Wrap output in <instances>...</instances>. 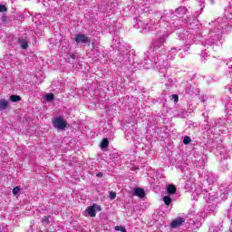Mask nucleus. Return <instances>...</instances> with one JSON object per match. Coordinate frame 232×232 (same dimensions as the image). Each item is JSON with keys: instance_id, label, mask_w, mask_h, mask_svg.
<instances>
[{"instance_id": "obj_8", "label": "nucleus", "mask_w": 232, "mask_h": 232, "mask_svg": "<svg viewBox=\"0 0 232 232\" xmlns=\"http://www.w3.org/2000/svg\"><path fill=\"white\" fill-rule=\"evenodd\" d=\"M182 24H186V26L193 24V22H191V17H187L184 19L174 17V19H172V22L170 23V24H172L174 28H179V26H182Z\"/></svg>"}, {"instance_id": "obj_10", "label": "nucleus", "mask_w": 232, "mask_h": 232, "mask_svg": "<svg viewBox=\"0 0 232 232\" xmlns=\"http://www.w3.org/2000/svg\"><path fill=\"white\" fill-rule=\"evenodd\" d=\"M86 211L89 215V217H92V218L97 217V211H102V208L100 205L93 204L86 208Z\"/></svg>"}, {"instance_id": "obj_12", "label": "nucleus", "mask_w": 232, "mask_h": 232, "mask_svg": "<svg viewBox=\"0 0 232 232\" xmlns=\"http://www.w3.org/2000/svg\"><path fill=\"white\" fill-rule=\"evenodd\" d=\"M162 82L165 83V86H173L175 84V78L173 76L163 75L161 78Z\"/></svg>"}, {"instance_id": "obj_28", "label": "nucleus", "mask_w": 232, "mask_h": 232, "mask_svg": "<svg viewBox=\"0 0 232 232\" xmlns=\"http://www.w3.org/2000/svg\"><path fill=\"white\" fill-rule=\"evenodd\" d=\"M115 197H117V194L115 192L110 193V198H111V200H113L115 198Z\"/></svg>"}, {"instance_id": "obj_14", "label": "nucleus", "mask_w": 232, "mask_h": 232, "mask_svg": "<svg viewBox=\"0 0 232 232\" xmlns=\"http://www.w3.org/2000/svg\"><path fill=\"white\" fill-rule=\"evenodd\" d=\"M162 1L164 0H137L139 5H140L141 6H146L148 5H155L157 3L160 4L162 3Z\"/></svg>"}, {"instance_id": "obj_20", "label": "nucleus", "mask_w": 232, "mask_h": 232, "mask_svg": "<svg viewBox=\"0 0 232 232\" xmlns=\"http://www.w3.org/2000/svg\"><path fill=\"white\" fill-rule=\"evenodd\" d=\"M207 181L208 184H215V182H217V179L215 176H213V174L209 173L208 177L207 178Z\"/></svg>"}, {"instance_id": "obj_39", "label": "nucleus", "mask_w": 232, "mask_h": 232, "mask_svg": "<svg viewBox=\"0 0 232 232\" xmlns=\"http://www.w3.org/2000/svg\"><path fill=\"white\" fill-rule=\"evenodd\" d=\"M227 66H229V60H227Z\"/></svg>"}, {"instance_id": "obj_4", "label": "nucleus", "mask_w": 232, "mask_h": 232, "mask_svg": "<svg viewBox=\"0 0 232 232\" xmlns=\"http://www.w3.org/2000/svg\"><path fill=\"white\" fill-rule=\"evenodd\" d=\"M178 37L179 40L185 39V47L184 52H189V48L192 44H198V34L195 30L183 31L182 33H179Z\"/></svg>"}, {"instance_id": "obj_26", "label": "nucleus", "mask_w": 232, "mask_h": 232, "mask_svg": "<svg viewBox=\"0 0 232 232\" xmlns=\"http://www.w3.org/2000/svg\"><path fill=\"white\" fill-rule=\"evenodd\" d=\"M115 231L128 232V231H126V227H121V226H116Z\"/></svg>"}, {"instance_id": "obj_15", "label": "nucleus", "mask_w": 232, "mask_h": 232, "mask_svg": "<svg viewBox=\"0 0 232 232\" xmlns=\"http://www.w3.org/2000/svg\"><path fill=\"white\" fill-rule=\"evenodd\" d=\"M18 45L22 50H28V40L26 38L19 37Z\"/></svg>"}, {"instance_id": "obj_17", "label": "nucleus", "mask_w": 232, "mask_h": 232, "mask_svg": "<svg viewBox=\"0 0 232 232\" xmlns=\"http://www.w3.org/2000/svg\"><path fill=\"white\" fill-rule=\"evenodd\" d=\"M182 50V45L179 47H173L169 52L168 59H173L175 55H177V52H180Z\"/></svg>"}, {"instance_id": "obj_6", "label": "nucleus", "mask_w": 232, "mask_h": 232, "mask_svg": "<svg viewBox=\"0 0 232 232\" xmlns=\"http://www.w3.org/2000/svg\"><path fill=\"white\" fill-rule=\"evenodd\" d=\"M169 37V34H163L159 38L154 40L150 44V50L151 52H159L162 46H164V43H166V40Z\"/></svg>"}, {"instance_id": "obj_37", "label": "nucleus", "mask_w": 232, "mask_h": 232, "mask_svg": "<svg viewBox=\"0 0 232 232\" xmlns=\"http://www.w3.org/2000/svg\"><path fill=\"white\" fill-rule=\"evenodd\" d=\"M232 72V65H230V67H229V73H231Z\"/></svg>"}, {"instance_id": "obj_41", "label": "nucleus", "mask_w": 232, "mask_h": 232, "mask_svg": "<svg viewBox=\"0 0 232 232\" xmlns=\"http://www.w3.org/2000/svg\"><path fill=\"white\" fill-rule=\"evenodd\" d=\"M204 9V5L200 8V10L202 11Z\"/></svg>"}, {"instance_id": "obj_34", "label": "nucleus", "mask_w": 232, "mask_h": 232, "mask_svg": "<svg viewBox=\"0 0 232 232\" xmlns=\"http://www.w3.org/2000/svg\"><path fill=\"white\" fill-rule=\"evenodd\" d=\"M96 177H98V179H102V177H103L102 172H98V173L96 174Z\"/></svg>"}, {"instance_id": "obj_25", "label": "nucleus", "mask_w": 232, "mask_h": 232, "mask_svg": "<svg viewBox=\"0 0 232 232\" xmlns=\"http://www.w3.org/2000/svg\"><path fill=\"white\" fill-rule=\"evenodd\" d=\"M191 142V138L189 136H185L183 138V144L188 145Z\"/></svg>"}, {"instance_id": "obj_35", "label": "nucleus", "mask_w": 232, "mask_h": 232, "mask_svg": "<svg viewBox=\"0 0 232 232\" xmlns=\"http://www.w3.org/2000/svg\"><path fill=\"white\" fill-rule=\"evenodd\" d=\"M201 57H203L204 60L208 59V53H202Z\"/></svg>"}, {"instance_id": "obj_9", "label": "nucleus", "mask_w": 232, "mask_h": 232, "mask_svg": "<svg viewBox=\"0 0 232 232\" xmlns=\"http://www.w3.org/2000/svg\"><path fill=\"white\" fill-rule=\"evenodd\" d=\"M53 126L60 131H64L68 127V123L64 121V118L57 117L53 121Z\"/></svg>"}, {"instance_id": "obj_36", "label": "nucleus", "mask_w": 232, "mask_h": 232, "mask_svg": "<svg viewBox=\"0 0 232 232\" xmlns=\"http://www.w3.org/2000/svg\"><path fill=\"white\" fill-rule=\"evenodd\" d=\"M184 53H186L185 51H184V53H179V57H180L181 59H184Z\"/></svg>"}, {"instance_id": "obj_31", "label": "nucleus", "mask_w": 232, "mask_h": 232, "mask_svg": "<svg viewBox=\"0 0 232 232\" xmlns=\"http://www.w3.org/2000/svg\"><path fill=\"white\" fill-rule=\"evenodd\" d=\"M172 98L174 99L175 102H179V95L174 94L172 95Z\"/></svg>"}, {"instance_id": "obj_16", "label": "nucleus", "mask_w": 232, "mask_h": 232, "mask_svg": "<svg viewBox=\"0 0 232 232\" xmlns=\"http://www.w3.org/2000/svg\"><path fill=\"white\" fill-rule=\"evenodd\" d=\"M183 222H186V219H184L183 218H177L171 222L170 226L171 227H174V228L180 227Z\"/></svg>"}, {"instance_id": "obj_11", "label": "nucleus", "mask_w": 232, "mask_h": 232, "mask_svg": "<svg viewBox=\"0 0 232 232\" xmlns=\"http://www.w3.org/2000/svg\"><path fill=\"white\" fill-rule=\"evenodd\" d=\"M175 15L179 18V19H188V17L189 16H186V14H188V8H186L185 6H180L179 8L176 9L175 11Z\"/></svg>"}, {"instance_id": "obj_7", "label": "nucleus", "mask_w": 232, "mask_h": 232, "mask_svg": "<svg viewBox=\"0 0 232 232\" xmlns=\"http://www.w3.org/2000/svg\"><path fill=\"white\" fill-rule=\"evenodd\" d=\"M166 191L169 196L163 197V202L166 204V206H171L173 202V199H171V195H175L177 193V188L175 185H169Z\"/></svg>"}, {"instance_id": "obj_13", "label": "nucleus", "mask_w": 232, "mask_h": 232, "mask_svg": "<svg viewBox=\"0 0 232 232\" xmlns=\"http://www.w3.org/2000/svg\"><path fill=\"white\" fill-rule=\"evenodd\" d=\"M75 41L78 44L82 43L85 44L86 43H90V37L86 36L85 34H75Z\"/></svg>"}, {"instance_id": "obj_27", "label": "nucleus", "mask_w": 232, "mask_h": 232, "mask_svg": "<svg viewBox=\"0 0 232 232\" xmlns=\"http://www.w3.org/2000/svg\"><path fill=\"white\" fill-rule=\"evenodd\" d=\"M20 191H21V188H19V187H14L13 188V194L14 195H17V193H19Z\"/></svg>"}, {"instance_id": "obj_2", "label": "nucleus", "mask_w": 232, "mask_h": 232, "mask_svg": "<svg viewBox=\"0 0 232 232\" xmlns=\"http://www.w3.org/2000/svg\"><path fill=\"white\" fill-rule=\"evenodd\" d=\"M177 17L173 11L165 10L163 15L160 14H155L153 17L150 20L149 23H143L142 21L135 18L134 23H137L134 25V28H140V26H144L145 30H149V32H153V30H157V26H159V23L163 21L168 24H171V22Z\"/></svg>"}, {"instance_id": "obj_40", "label": "nucleus", "mask_w": 232, "mask_h": 232, "mask_svg": "<svg viewBox=\"0 0 232 232\" xmlns=\"http://www.w3.org/2000/svg\"><path fill=\"white\" fill-rule=\"evenodd\" d=\"M36 17H37V19H39V17H41V14H37Z\"/></svg>"}, {"instance_id": "obj_33", "label": "nucleus", "mask_w": 232, "mask_h": 232, "mask_svg": "<svg viewBox=\"0 0 232 232\" xmlns=\"http://www.w3.org/2000/svg\"><path fill=\"white\" fill-rule=\"evenodd\" d=\"M221 197H222V198H224L225 200L227 198V193H226V192H223L222 194H221Z\"/></svg>"}, {"instance_id": "obj_5", "label": "nucleus", "mask_w": 232, "mask_h": 232, "mask_svg": "<svg viewBox=\"0 0 232 232\" xmlns=\"http://www.w3.org/2000/svg\"><path fill=\"white\" fill-rule=\"evenodd\" d=\"M120 63L126 66V68H130L131 64H133V53L130 49H121L120 48Z\"/></svg>"}, {"instance_id": "obj_22", "label": "nucleus", "mask_w": 232, "mask_h": 232, "mask_svg": "<svg viewBox=\"0 0 232 232\" xmlns=\"http://www.w3.org/2000/svg\"><path fill=\"white\" fill-rule=\"evenodd\" d=\"M53 99H54L53 93H48L45 95V101H47V102H52Z\"/></svg>"}, {"instance_id": "obj_24", "label": "nucleus", "mask_w": 232, "mask_h": 232, "mask_svg": "<svg viewBox=\"0 0 232 232\" xmlns=\"http://www.w3.org/2000/svg\"><path fill=\"white\" fill-rule=\"evenodd\" d=\"M50 218H51L50 216H44V217L42 218V223H43V224H50Z\"/></svg>"}, {"instance_id": "obj_29", "label": "nucleus", "mask_w": 232, "mask_h": 232, "mask_svg": "<svg viewBox=\"0 0 232 232\" xmlns=\"http://www.w3.org/2000/svg\"><path fill=\"white\" fill-rule=\"evenodd\" d=\"M0 12H6V6H5L4 5H0Z\"/></svg>"}, {"instance_id": "obj_38", "label": "nucleus", "mask_w": 232, "mask_h": 232, "mask_svg": "<svg viewBox=\"0 0 232 232\" xmlns=\"http://www.w3.org/2000/svg\"><path fill=\"white\" fill-rule=\"evenodd\" d=\"M72 59H75V54L71 55Z\"/></svg>"}, {"instance_id": "obj_30", "label": "nucleus", "mask_w": 232, "mask_h": 232, "mask_svg": "<svg viewBox=\"0 0 232 232\" xmlns=\"http://www.w3.org/2000/svg\"><path fill=\"white\" fill-rule=\"evenodd\" d=\"M222 229H224V226L219 225L217 227L216 231H222Z\"/></svg>"}, {"instance_id": "obj_23", "label": "nucleus", "mask_w": 232, "mask_h": 232, "mask_svg": "<svg viewBox=\"0 0 232 232\" xmlns=\"http://www.w3.org/2000/svg\"><path fill=\"white\" fill-rule=\"evenodd\" d=\"M108 144H110V142L108 141V139L105 138L101 143V148H108Z\"/></svg>"}, {"instance_id": "obj_3", "label": "nucleus", "mask_w": 232, "mask_h": 232, "mask_svg": "<svg viewBox=\"0 0 232 232\" xmlns=\"http://www.w3.org/2000/svg\"><path fill=\"white\" fill-rule=\"evenodd\" d=\"M140 64L146 70H150V68H157L158 70H164L168 68V62L159 60V56H153L150 52H146L144 53L143 60Z\"/></svg>"}, {"instance_id": "obj_32", "label": "nucleus", "mask_w": 232, "mask_h": 232, "mask_svg": "<svg viewBox=\"0 0 232 232\" xmlns=\"http://www.w3.org/2000/svg\"><path fill=\"white\" fill-rule=\"evenodd\" d=\"M198 15H200V13H196L195 15L193 16V21L196 23L197 21V17H198Z\"/></svg>"}, {"instance_id": "obj_21", "label": "nucleus", "mask_w": 232, "mask_h": 232, "mask_svg": "<svg viewBox=\"0 0 232 232\" xmlns=\"http://www.w3.org/2000/svg\"><path fill=\"white\" fill-rule=\"evenodd\" d=\"M9 100L11 101V102H19V101H21V96H19V95H11L9 97Z\"/></svg>"}, {"instance_id": "obj_19", "label": "nucleus", "mask_w": 232, "mask_h": 232, "mask_svg": "<svg viewBox=\"0 0 232 232\" xmlns=\"http://www.w3.org/2000/svg\"><path fill=\"white\" fill-rule=\"evenodd\" d=\"M6 108H8V102H6V100H0V111H5V110H6Z\"/></svg>"}, {"instance_id": "obj_1", "label": "nucleus", "mask_w": 232, "mask_h": 232, "mask_svg": "<svg viewBox=\"0 0 232 232\" xmlns=\"http://www.w3.org/2000/svg\"><path fill=\"white\" fill-rule=\"evenodd\" d=\"M232 27V14L226 13V16L219 17L208 24V38L201 43L207 48L222 46V34H227Z\"/></svg>"}, {"instance_id": "obj_18", "label": "nucleus", "mask_w": 232, "mask_h": 232, "mask_svg": "<svg viewBox=\"0 0 232 232\" xmlns=\"http://www.w3.org/2000/svg\"><path fill=\"white\" fill-rule=\"evenodd\" d=\"M134 196L139 197L140 198H144V197H146V192L144 191V188H136L134 189Z\"/></svg>"}]
</instances>
